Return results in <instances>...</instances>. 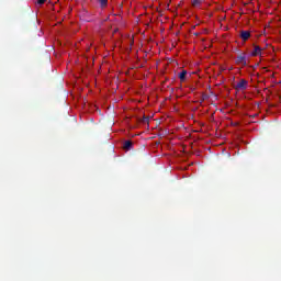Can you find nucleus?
Wrapping results in <instances>:
<instances>
[{"label": "nucleus", "mask_w": 281, "mask_h": 281, "mask_svg": "<svg viewBox=\"0 0 281 281\" xmlns=\"http://www.w3.org/2000/svg\"><path fill=\"white\" fill-rule=\"evenodd\" d=\"M201 3H202V0H193L192 1L193 8H199V5H201Z\"/></svg>", "instance_id": "6e6552de"}, {"label": "nucleus", "mask_w": 281, "mask_h": 281, "mask_svg": "<svg viewBox=\"0 0 281 281\" xmlns=\"http://www.w3.org/2000/svg\"><path fill=\"white\" fill-rule=\"evenodd\" d=\"M123 148H124L125 150H131V149L133 148V142H131V140H125V142H124V145H123Z\"/></svg>", "instance_id": "423d86ee"}, {"label": "nucleus", "mask_w": 281, "mask_h": 281, "mask_svg": "<svg viewBox=\"0 0 281 281\" xmlns=\"http://www.w3.org/2000/svg\"><path fill=\"white\" fill-rule=\"evenodd\" d=\"M260 54H262V48L260 46H255V49L250 55L251 56H260Z\"/></svg>", "instance_id": "39448f33"}, {"label": "nucleus", "mask_w": 281, "mask_h": 281, "mask_svg": "<svg viewBox=\"0 0 281 281\" xmlns=\"http://www.w3.org/2000/svg\"><path fill=\"white\" fill-rule=\"evenodd\" d=\"M188 76V70H182L179 72L178 78L180 79V82H186V77Z\"/></svg>", "instance_id": "20e7f679"}, {"label": "nucleus", "mask_w": 281, "mask_h": 281, "mask_svg": "<svg viewBox=\"0 0 281 281\" xmlns=\"http://www.w3.org/2000/svg\"><path fill=\"white\" fill-rule=\"evenodd\" d=\"M98 2L100 3L101 8H106V5H109V0H98Z\"/></svg>", "instance_id": "0eeeda50"}, {"label": "nucleus", "mask_w": 281, "mask_h": 281, "mask_svg": "<svg viewBox=\"0 0 281 281\" xmlns=\"http://www.w3.org/2000/svg\"><path fill=\"white\" fill-rule=\"evenodd\" d=\"M239 36H240L241 41L247 42V41H249V38H251V32L240 31Z\"/></svg>", "instance_id": "7ed1b4c3"}, {"label": "nucleus", "mask_w": 281, "mask_h": 281, "mask_svg": "<svg viewBox=\"0 0 281 281\" xmlns=\"http://www.w3.org/2000/svg\"><path fill=\"white\" fill-rule=\"evenodd\" d=\"M148 121H149L148 117H144V120H143L144 124H148Z\"/></svg>", "instance_id": "9d476101"}, {"label": "nucleus", "mask_w": 281, "mask_h": 281, "mask_svg": "<svg viewBox=\"0 0 281 281\" xmlns=\"http://www.w3.org/2000/svg\"><path fill=\"white\" fill-rule=\"evenodd\" d=\"M247 85L248 82L246 79H240L239 82L236 85L235 89L236 91H246Z\"/></svg>", "instance_id": "f03ea898"}, {"label": "nucleus", "mask_w": 281, "mask_h": 281, "mask_svg": "<svg viewBox=\"0 0 281 281\" xmlns=\"http://www.w3.org/2000/svg\"><path fill=\"white\" fill-rule=\"evenodd\" d=\"M236 65H240L241 67H247V53L239 54L235 59Z\"/></svg>", "instance_id": "f257e3e1"}, {"label": "nucleus", "mask_w": 281, "mask_h": 281, "mask_svg": "<svg viewBox=\"0 0 281 281\" xmlns=\"http://www.w3.org/2000/svg\"><path fill=\"white\" fill-rule=\"evenodd\" d=\"M47 0H37L38 5H43Z\"/></svg>", "instance_id": "1a4fd4ad"}]
</instances>
